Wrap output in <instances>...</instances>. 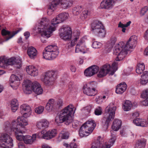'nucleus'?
I'll use <instances>...</instances> for the list:
<instances>
[{
    "label": "nucleus",
    "mask_w": 148,
    "mask_h": 148,
    "mask_svg": "<svg viewBox=\"0 0 148 148\" xmlns=\"http://www.w3.org/2000/svg\"><path fill=\"white\" fill-rule=\"evenodd\" d=\"M17 125V123L15 121H13L11 124L10 122H6L4 125V130L5 132L8 133L12 131L14 132L17 129L16 127Z\"/></svg>",
    "instance_id": "nucleus-14"
},
{
    "label": "nucleus",
    "mask_w": 148,
    "mask_h": 148,
    "mask_svg": "<svg viewBox=\"0 0 148 148\" xmlns=\"http://www.w3.org/2000/svg\"><path fill=\"white\" fill-rule=\"evenodd\" d=\"M69 137V135L68 133H64L62 136V138L64 139H67Z\"/></svg>",
    "instance_id": "nucleus-61"
},
{
    "label": "nucleus",
    "mask_w": 148,
    "mask_h": 148,
    "mask_svg": "<svg viewBox=\"0 0 148 148\" xmlns=\"http://www.w3.org/2000/svg\"><path fill=\"white\" fill-rule=\"evenodd\" d=\"M14 132L16 139L19 141L24 140L25 136L22 134L25 132V131L21 129H18V128Z\"/></svg>",
    "instance_id": "nucleus-24"
},
{
    "label": "nucleus",
    "mask_w": 148,
    "mask_h": 148,
    "mask_svg": "<svg viewBox=\"0 0 148 148\" xmlns=\"http://www.w3.org/2000/svg\"><path fill=\"white\" fill-rule=\"evenodd\" d=\"M117 40L116 38L115 37H112L111 38L109 42L110 45L109 48H112L115 44Z\"/></svg>",
    "instance_id": "nucleus-45"
},
{
    "label": "nucleus",
    "mask_w": 148,
    "mask_h": 148,
    "mask_svg": "<svg viewBox=\"0 0 148 148\" xmlns=\"http://www.w3.org/2000/svg\"><path fill=\"white\" fill-rule=\"evenodd\" d=\"M83 125L92 132L96 126L94 121L92 120H89Z\"/></svg>",
    "instance_id": "nucleus-33"
},
{
    "label": "nucleus",
    "mask_w": 148,
    "mask_h": 148,
    "mask_svg": "<svg viewBox=\"0 0 148 148\" xmlns=\"http://www.w3.org/2000/svg\"><path fill=\"white\" fill-rule=\"evenodd\" d=\"M38 88L35 89L34 92L35 94L37 95H39L42 94L43 92V89L42 88L40 85H39V86L38 87Z\"/></svg>",
    "instance_id": "nucleus-49"
},
{
    "label": "nucleus",
    "mask_w": 148,
    "mask_h": 148,
    "mask_svg": "<svg viewBox=\"0 0 148 148\" xmlns=\"http://www.w3.org/2000/svg\"><path fill=\"white\" fill-rule=\"evenodd\" d=\"M148 82V80L145 79H142L141 77L140 79V83L142 85H145Z\"/></svg>",
    "instance_id": "nucleus-58"
},
{
    "label": "nucleus",
    "mask_w": 148,
    "mask_h": 148,
    "mask_svg": "<svg viewBox=\"0 0 148 148\" xmlns=\"http://www.w3.org/2000/svg\"><path fill=\"white\" fill-rule=\"evenodd\" d=\"M36 134H34L32 136H25L24 141V143L27 144H31L33 143L36 140Z\"/></svg>",
    "instance_id": "nucleus-28"
},
{
    "label": "nucleus",
    "mask_w": 148,
    "mask_h": 148,
    "mask_svg": "<svg viewBox=\"0 0 148 148\" xmlns=\"http://www.w3.org/2000/svg\"><path fill=\"white\" fill-rule=\"evenodd\" d=\"M14 62V64H18L19 65L18 68H20L21 66V61L20 59L15 58Z\"/></svg>",
    "instance_id": "nucleus-57"
},
{
    "label": "nucleus",
    "mask_w": 148,
    "mask_h": 148,
    "mask_svg": "<svg viewBox=\"0 0 148 148\" xmlns=\"http://www.w3.org/2000/svg\"><path fill=\"white\" fill-rule=\"evenodd\" d=\"M40 84L37 82L32 83L30 80L26 79L24 82V85L25 88L24 89V92L27 94H31L33 90L38 88V87Z\"/></svg>",
    "instance_id": "nucleus-9"
},
{
    "label": "nucleus",
    "mask_w": 148,
    "mask_h": 148,
    "mask_svg": "<svg viewBox=\"0 0 148 148\" xmlns=\"http://www.w3.org/2000/svg\"><path fill=\"white\" fill-rule=\"evenodd\" d=\"M55 103V102L53 99H50L47 103L45 108L49 111H51Z\"/></svg>",
    "instance_id": "nucleus-38"
},
{
    "label": "nucleus",
    "mask_w": 148,
    "mask_h": 148,
    "mask_svg": "<svg viewBox=\"0 0 148 148\" xmlns=\"http://www.w3.org/2000/svg\"><path fill=\"white\" fill-rule=\"evenodd\" d=\"M146 142V140L144 138L139 140L136 143L135 148H144Z\"/></svg>",
    "instance_id": "nucleus-37"
},
{
    "label": "nucleus",
    "mask_w": 148,
    "mask_h": 148,
    "mask_svg": "<svg viewBox=\"0 0 148 148\" xmlns=\"http://www.w3.org/2000/svg\"><path fill=\"white\" fill-rule=\"evenodd\" d=\"M102 24L101 22L98 21H95L92 23L91 27L92 32H94L95 30L96 29L100 27Z\"/></svg>",
    "instance_id": "nucleus-40"
},
{
    "label": "nucleus",
    "mask_w": 148,
    "mask_h": 148,
    "mask_svg": "<svg viewBox=\"0 0 148 148\" xmlns=\"http://www.w3.org/2000/svg\"><path fill=\"white\" fill-rule=\"evenodd\" d=\"M15 58L12 57L8 59L5 56L0 58V67H4L5 65H12L14 64Z\"/></svg>",
    "instance_id": "nucleus-15"
},
{
    "label": "nucleus",
    "mask_w": 148,
    "mask_h": 148,
    "mask_svg": "<svg viewBox=\"0 0 148 148\" xmlns=\"http://www.w3.org/2000/svg\"><path fill=\"white\" fill-rule=\"evenodd\" d=\"M0 148H10L13 147V140L8 134H2L0 137Z\"/></svg>",
    "instance_id": "nucleus-7"
},
{
    "label": "nucleus",
    "mask_w": 148,
    "mask_h": 148,
    "mask_svg": "<svg viewBox=\"0 0 148 148\" xmlns=\"http://www.w3.org/2000/svg\"><path fill=\"white\" fill-rule=\"evenodd\" d=\"M142 98L145 99L141 102V104L144 106H148V89L143 91L141 94Z\"/></svg>",
    "instance_id": "nucleus-32"
},
{
    "label": "nucleus",
    "mask_w": 148,
    "mask_h": 148,
    "mask_svg": "<svg viewBox=\"0 0 148 148\" xmlns=\"http://www.w3.org/2000/svg\"><path fill=\"white\" fill-rule=\"evenodd\" d=\"M127 88V86L125 82L121 83L117 86L116 92L119 94H122L125 90Z\"/></svg>",
    "instance_id": "nucleus-26"
},
{
    "label": "nucleus",
    "mask_w": 148,
    "mask_h": 148,
    "mask_svg": "<svg viewBox=\"0 0 148 148\" xmlns=\"http://www.w3.org/2000/svg\"><path fill=\"white\" fill-rule=\"evenodd\" d=\"M148 10V7L145 6L142 9L141 11V14L142 15H144Z\"/></svg>",
    "instance_id": "nucleus-56"
},
{
    "label": "nucleus",
    "mask_w": 148,
    "mask_h": 148,
    "mask_svg": "<svg viewBox=\"0 0 148 148\" xmlns=\"http://www.w3.org/2000/svg\"><path fill=\"white\" fill-rule=\"evenodd\" d=\"M18 148H25L24 144L22 142H19L18 144Z\"/></svg>",
    "instance_id": "nucleus-62"
},
{
    "label": "nucleus",
    "mask_w": 148,
    "mask_h": 148,
    "mask_svg": "<svg viewBox=\"0 0 148 148\" xmlns=\"http://www.w3.org/2000/svg\"><path fill=\"white\" fill-rule=\"evenodd\" d=\"M60 0H53L51 3H49L48 6V12L49 10L53 12L55 10L57 5L60 4Z\"/></svg>",
    "instance_id": "nucleus-30"
},
{
    "label": "nucleus",
    "mask_w": 148,
    "mask_h": 148,
    "mask_svg": "<svg viewBox=\"0 0 148 148\" xmlns=\"http://www.w3.org/2000/svg\"><path fill=\"white\" fill-rule=\"evenodd\" d=\"M56 134L57 131L55 129H53L48 132L46 131V137H45V139H49L52 138L55 136Z\"/></svg>",
    "instance_id": "nucleus-35"
},
{
    "label": "nucleus",
    "mask_w": 148,
    "mask_h": 148,
    "mask_svg": "<svg viewBox=\"0 0 148 148\" xmlns=\"http://www.w3.org/2000/svg\"><path fill=\"white\" fill-rule=\"evenodd\" d=\"M36 134V136L38 138H42L45 139V137H46V131L45 130H42L40 132L37 133Z\"/></svg>",
    "instance_id": "nucleus-47"
},
{
    "label": "nucleus",
    "mask_w": 148,
    "mask_h": 148,
    "mask_svg": "<svg viewBox=\"0 0 148 148\" xmlns=\"http://www.w3.org/2000/svg\"><path fill=\"white\" fill-rule=\"evenodd\" d=\"M21 112L25 117L29 116L31 114V107L28 105L23 104L20 107Z\"/></svg>",
    "instance_id": "nucleus-20"
},
{
    "label": "nucleus",
    "mask_w": 148,
    "mask_h": 148,
    "mask_svg": "<svg viewBox=\"0 0 148 148\" xmlns=\"http://www.w3.org/2000/svg\"><path fill=\"white\" fill-rule=\"evenodd\" d=\"M77 35L74 36L75 38L71 42L70 44V47H73L74 46L76 43V42L78 39L79 38V35L80 33L79 32L77 33Z\"/></svg>",
    "instance_id": "nucleus-44"
},
{
    "label": "nucleus",
    "mask_w": 148,
    "mask_h": 148,
    "mask_svg": "<svg viewBox=\"0 0 148 148\" xmlns=\"http://www.w3.org/2000/svg\"><path fill=\"white\" fill-rule=\"evenodd\" d=\"M140 119L139 118H137L134 120L133 123L136 125L138 126H140Z\"/></svg>",
    "instance_id": "nucleus-55"
},
{
    "label": "nucleus",
    "mask_w": 148,
    "mask_h": 148,
    "mask_svg": "<svg viewBox=\"0 0 148 148\" xmlns=\"http://www.w3.org/2000/svg\"><path fill=\"white\" fill-rule=\"evenodd\" d=\"M90 14V12L88 10H85L83 11L81 14V18L83 20L85 19Z\"/></svg>",
    "instance_id": "nucleus-43"
},
{
    "label": "nucleus",
    "mask_w": 148,
    "mask_h": 148,
    "mask_svg": "<svg viewBox=\"0 0 148 148\" xmlns=\"http://www.w3.org/2000/svg\"><path fill=\"white\" fill-rule=\"evenodd\" d=\"M63 145L66 147L70 148H77V145L74 143H71L69 145L67 143H64Z\"/></svg>",
    "instance_id": "nucleus-50"
},
{
    "label": "nucleus",
    "mask_w": 148,
    "mask_h": 148,
    "mask_svg": "<svg viewBox=\"0 0 148 148\" xmlns=\"http://www.w3.org/2000/svg\"><path fill=\"white\" fill-rule=\"evenodd\" d=\"M38 29V31L41 33V41L45 43L46 40L45 39V37H50L52 32L55 30V27L50 26V21L48 18H44L41 19L39 24Z\"/></svg>",
    "instance_id": "nucleus-2"
},
{
    "label": "nucleus",
    "mask_w": 148,
    "mask_h": 148,
    "mask_svg": "<svg viewBox=\"0 0 148 148\" xmlns=\"http://www.w3.org/2000/svg\"><path fill=\"white\" fill-rule=\"evenodd\" d=\"M121 121L118 119H115L113 122L112 127L113 130L117 131L121 126Z\"/></svg>",
    "instance_id": "nucleus-34"
},
{
    "label": "nucleus",
    "mask_w": 148,
    "mask_h": 148,
    "mask_svg": "<svg viewBox=\"0 0 148 148\" xmlns=\"http://www.w3.org/2000/svg\"><path fill=\"white\" fill-rule=\"evenodd\" d=\"M62 101L61 99H59L57 102V105L59 107H60L62 105Z\"/></svg>",
    "instance_id": "nucleus-64"
},
{
    "label": "nucleus",
    "mask_w": 148,
    "mask_h": 148,
    "mask_svg": "<svg viewBox=\"0 0 148 148\" xmlns=\"http://www.w3.org/2000/svg\"><path fill=\"white\" fill-rule=\"evenodd\" d=\"M132 104L131 101L129 100H126L123 105V108L125 111H127L131 110Z\"/></svg>",
    "instance_id": "nucleus-39"
},
{
    "label": "nucleus",
    "mask_w": 148,
    "mask_h": 148,
    "mask_svg": "<svg viewBox=\"0 0 148 148\" xmlns=\"http://www.w3.org/2000/svg\"><path fill=\"white\" fill-rule=\"evenodd\" d=\"M141 121L142 123H140V126L143 127H146L147 126L148 124V121H147L145 119L142 120V121Z\"/></svg>",
    "instance_id": "nucleus-53"
},
{
    "label": "nucleus",
    "mask_w": 148,
    "mask_h": 148,
    "mask_svg": "<svg viewBox=\"0 0 148 148\" xmlns=\"http://www.w3.org/2000/svg\"><path fill=\"white\" fill-rule=\"evenodd\" d=\"M99 67L95 65H93L86 69L84 71L85 75L87 77L91 76L96 73L99 71Z\"/></svg>",
    "instance_id": "nucleus-18"
},
{
    "label": "nucleus",
    "mask_w": 148,
    "mask_h": 148,
    "mask_svg": "<svg viewBox=\"0 0 148 148\" xmlns=\"http://www.w3.org/2000/svg\"><path fill=\"white\" fill-rule=\"evenodd\" d=\"M93 32L96 35L102 37H104L106 34L105 30L103 25L98 29L95 30Z\"/></svg>",
    "instance_id": "nucleus-29"
},
{
    "label": "nucleus",
    "mask_w": 148,
    "mask_h": 148,
    "mask_svg": "<svg viewBox=\"0 0 148 148\" xmlns=\"http://www.w3.org/2000/svg\"><path fill=\"white\" fill-rule=\"evenodd\" d=\"M145 66L144 63H139L137 65L136 69V72L139 74H141L143 73V71L145 69Z\"/></svg>",
    "instance_id": "nucleus-41"
},
{
    "label": "nucleus",
    "mask_w": 148,
    "mask_h": 148,
    "mask_svg": "<svg viewBox=\"0 0 148 148\" xmlns=\"http://www.w3.org/2000/svg\"><path fill=\"white\" fill-rule=\"evenodd\" d=\"M118 63L114 62L112 64V67H110V65L107 64L104 65L101 69L98 74V76L99 77H102L106 76L107 74L110 71V75H113L114 72L117 69Z\"/></svg>",
    "instance_id": "nucleus-6"
},
{
    "label": "nucleus",
    "mask_w": 148,
    "mask_h": 148,
    "mask_svg": "<svg viewBox=\"0 0 148 148\" xmlns=\"http://www.w3.org/2000/svg\"><path fill=\"white\" fill-rule=\"evenodd\" d=\"M22 29L21 28H18L17 30L12 32L5 30V29H3L1 31L2 35L3 36L7 35L4 38V40H2V39L0 38V44L3 42L8 41L14 36L15 34H17Z\"/></svg>",
    "instance_id": "nucleus-12"
},
{
    "label": "nucleus",
    "mask_w": 148,
    "mask_h": 148,
    "mask_svg": "<svg viewBox=\"0 0 148 148\" xmlns=\"http://www.w3.org/2000/svg\"><path fill=\"white\" fill-rule=\"evenodd\" d=\"M102 113V109L100 107L96 108L95 111V114L97 115H101Z\"/></svg>",
    "instance_id": "nucleus-52"
},
{
    "label": "nucleus",
    "mask_w": 148,
    "mask_h": 148,
    "mask_svg": "<svg viewBox=\"0 0 148 148\" xmlns=\"http://www.w3.org/2000/svg\"><path fill=\"white\" fill-rule=\"evenodd\" d=\"M95 143H99L101 146V148H110V147H107L106 143L103 142V140L101 138L100 136L98 137L97 139V142Z\"/></svg>",
    "instance_id": "nucleus-42"
},
{
    "label": "nucleus",
    "mask_w": 148,
    "mask_h": 148,
    "mask_svg": "<svg viewBox=\"0 0 148 148\" xmlns=\"http://www.w3.org/2000/svg\"><path fill=\"white\" fill-rule=\"evenodd\" d=\"M92 132L90 131L84 125H83L80 127L79 132V135L81 138L86 136L88 135Z\"/></svg>",
    "instance_id": "nucleus-23"
},
{
    "label": "nucleus",
    "mask_w": 148,
    "mask_h": 148,
    "mask_svg": "<svg viewBox=\"0 0 148 148\" xmlns=\"http://www.w3.org/2000/svg\"><path fill=\"white\" fill-rule=\"evenodd\" d=\"M86 48L85 42L84 40L83 39H80L76 45L75 52L77 53L82 52L84 53L86 52L84 50Z\"/></svg>",
    "instance_id": "nucleus-19"
},
{
    "label": "nucleus",
    "mask_w": 148,
    "mask_h": 148,
    "mask_svg": "<svg viewBox=\"0 0 148 148\" xmlns=\"http://www.w3.org/2000/svg\"><path fill=\"white\" fill-rule=\"evenodd\" d=\"M137 37L135 36L130 37L128 41L125 44L123 42L117 44L114 49V53L117 55L116 58V61L123 60L127 54L128 51L135 47L137 43Z\"/></svg>",
    "instance_id": "nucleus-1"
},
{
    "label": "nucleus",
    "mask_w": 148,
    "mask_h": 148,
    "mask_svg": "<svg viewBox=\"0 0 148 148\" xmlns=\"http://www.w3.org/2000/svg\"><path fill=\"white\" fill-rule=\"evenodd\" d=\"M24 116L22 117H18L17 121V125L16 126L18 129H21L24 128L25 126L28 125V123L27 119Z\"/></svg>",
    "instance_id": "nucleus-16"
},
{
    "label": "nucleus",
    "mask_w": 148,
    "mask_h": 148,
    "mask_svg": "<svg viewBox=\"0 0 148 148\" xmlns=\"http://www.w3.org/2000/svg\"><path fill=\"white\" fill-rule=\"evenodd\" d=\"M142 79H145L148 80V71H144L141 76Z\"/></svg>",
    "instance_id": "nucleus-54"
},
{
    "label": "nucleus",
    "mask_w": 148,
    "mask_h": 148,
    "mask_svg": "<svg viewBox=\"0 0 148 148\" xmlns=\"http://www.w3.org/2000/svg\"><path fill=\"white\" fill-rule=\"evenodd\" d=\"M101 146L99 143H94L92 144L91 148H101Z\"/></svg>",
    "instance_id": "nucleus-59"
},
{
    "label": "nucleus",
    "mask_w": 148,
    "mask_h": 148,
    "mask_svg": "<svg viewBox=\"0 0 148 148\" xmlns=\"http://www.w3.org/2000/svg\"><path fill=\"white\" fill-rule=\"evenodd\" d=\"M44 110V108L43 106H40L35 109L36 113L38 114H40L42 113Z\"/></svg>",
    "instance_id": "nucleus-46"
},
{
    "label": "nucleus",
    "mask_w": 148,
    "mask_h": 148,
    "mask_svg": "<svg viewBox=\"0 0 148 148\" xmlns=\"http://www.w3.org/2000/svg\"><path fill=\"white\" fill-rule=\"evenodd\" d=\"M116 139V137L115 136H112L110 139L107 144H106L107 147H110L112 146L114 143Z\"/></svg>",
    "instance_id": "nucleus-48"
},
{
    "label": "nucleus",
    "mask_w": 148,
    "mask_h": 148,
    "mask_svg": "<svg viewBox=\"0 0 148 148\" xmlns=\"http://www.w3.org/2000/svg\"><path fill=\"white\" fill-rule=\"evenodd\" d=\"M116 107L114 105L113 103L109 104L105 110L106 115L102 121V125L104 128H108L110 121L114 118Z\"/></svg>",
    "instance_id": "nucleus-4"
},
{
    "label": "nucleus",
    "mask_w": 148,
    "mask_h": 148,
    "mask_svg": "<svg viewBox=\"0 0 148 148\" xmlns=\"http://www.w3.org/2000/svg\"><path fill=\"white\" fill-rule=\"evenodd\" d=\"M102 44L98 42L95 41L93 42L92 44V47L95 48H99L101 47Z\"/></svg>",
    "instance_id": "nucleus-51"
},
{
    "label": "nucleus",
    "mask_w": 148,
    "mask_h": 148,
    "mask_svg": "<svg viewBox=\"0 0 148 148\" xmlns=\"http://www.w3.org/2000/svg\"><path fill=\"white\" fill-rule=\"evenodd\" d=\"M116 0H103L101 3L100 8L101 9L110 10L112 9Z\"/></svg>",
    "instance_id": "nucleus-13"
},
{
    "label": "nucleus",
    "mask_w": 148,
    "mask_h": 148,
    "mask_svg": "<svg viewBox=\"0 0 148 148\" xmlns=\"http://www.w3.org/2000/svg\"><path fill=\"white\" fill-rule=\"evenodd\" d=\"M59 53L56 46L49 45L45 48V51L43 53V57L46 60H52L57 57Z\"/></svg>",
    "instance_id": "nucleus-5"
},
{
    "label": "nucleus",
    "mask_w": 148,
    "mask_h": 148,
    "mask_svg": "<svg viewBox=\"0 0 148 148\" xmlns=\"http://www.w3.org/2000/svg\"><path fill=\"white\" fill-rule=\"evenodd\" d=\"M103 101V100L102 99V96H100L98 98L96 99V101L98 103H101Z\"/></svg>",
    "instance_id": "nucleus-60"
},
{
    "label": "nucleus",
    "mask_w": 148,
    "mask_h": 148,
    "mask_svg": "<svg viewBox=\"0 0 148 148\" xmlns=\"http://www.w3.org/2000/svg\"><path fill=\"white\" fill-rule=\"evenodd\" d=\"M10 105L12 112H15L18 109V103L17 100L16 99H13L11 101Z\"/></svg>",
    "instance_id": "nucleus-36"
},
{
    "label": "nucleus",
    "mask_w": 148,
    "mask_h": 148,
    "mask_svg": "<svg viewBox=\"0 0 148 148\" xmlns=\"http://www.w3.org/2000/svg\"><path fill=\"white\" fill-rule=\"evenodd\" d=\"M60 38L64 40H69L71 38L72 32L70 27H63L60 29Z\"/></svg>",
    "instance_id": "nucleus-10"
},
{
    "label": "nucleus",
    "mask_w": 148,
    "mask_h": 148,
    "mask_svg": "<svg viewBox=\"0 0 148 148\" xmlns=\"http://www.w3.org/2000/svg\"><path fill=\"white\" fill-rule=\"evenodd\" d=\"M69 16L68 13L64 12L59 14L56 18H53L51 22L50 26L55 27L58 24L60 23L66 19Z\"/></svg>",
    "instance_id": "nucleus-11"
},
{
    "label": "nucleus",
    "mask_w": 148,
    "mask_h": 148,
    "mask_svg": "<svg viewBox=\"0 0 148 148\" xmlns=\"http://www.w3.org/2000/svg\"><path fill=\"white\" fill-rule=\"evenodd\" d=\"M49 122L45 119H43L37 123L36 126L39 129L46 128L48 127Z\"/></svg>",
    "instance_id": "nucleus-31"
},
{
    "label": "nucleus",
    "mask_w": 148,
    "mask_h": 148,
    "mask_svg": "<svg viewBox=\"0 0 148 148\" xmlns=\"http://www.w3.org/2000/svg\"><path fill=\"white\" fill-rule=\"evenodd\" d=\"M27 53L31 59H34L36 56L37 52L34 47L31 46L28 47L27 50Z\"/></svg>",
    "instance_id": "nucleus-25"
},
{
    "label": "nucleus",
    "mask_w": 148,
    "mask_h": 148,
    "mask_svg": "<svg viewBox=\"0 0 148 148\" xmlns=\"http://www.w3.org/2000/svg\"><path fill=\"white\" fill-rule=\"evenodd\" d=\"M74 107L70 105L62 110L60 112L58 117L56 118L55 122L58 124L64 122L66 125H68L73 121L71 115L75 112Z\"/></svg>",
    "instance_id": "nucleus-3"
},
{
    "label": "nucleus",
    "mask_w": 148,
    "mask_h": 148,
    "mask_svg": "<svg viewBox=\"0 0 148 148\" xmlns=\"http://www.w3.org/2000/svg\"><path fill=\"white\" fill-rule=\"evenodd\" d=\"M60 4L61 7L65 9L69 8L72 6L73 1L72 0H62L60 1Z\"/></svg>",
    "instance_id": "nucleus-27"
},
{
    "label": "nucleus",
    "mask_w": 148,
    "mask_h": 148,
    "mask_svg": "<svg viewBox=\"0 0 148 148\" xmlns=\"http://www.w3.org/2000/svg\"><path fill=\"white\" fill-rule=\"evenodd\" d=\"M144 37L145 40L148 41V29L145 32V33Z\"/></svg>",
    "instance_id": "nucleus-63"
},
{
    "label": "nucleus",
    "mask_w": 148,
    "mask_h": 148,
    "mask_svg": "<svg viewBox=\"0 0 148 148\" xmlns=\"http://www.w3.org/2000/svg\"><path fill=\"white\" fill-rule=\"evenodd\" d=\"M19 78L18 77L14 75H12L10 77V81L11 83V86L14 89H16L19 85Z\"/></svg>",
    "instance_id": "nucleus-21"
},
{
    "label": "nucleus",
    "mask_w": 148,
    "mask_h": 148,
    "mask_svg": "<svg viewBox=\"0 0 148 148\" xmlns=\"http://www.w3.org/2000/svg\"><path fill=\"white\" fill-rule=\"evenodd\" d=\"M26 69L28 74L32 76L35 77L38 75V69L33 66H27L26 67Z\"/></svg>",
    "instance_id": "nucleus-22"
},
{
    "label": "nucleus",
    "mask_w": 148,
    "mask_h": 148,
    "mask_svg": "<svg viewBox=\"0 0 148 148\" xmlns=\"http://www.w3.org/2000/svg\"><path fill=\"white\" fill-rule=\"evenodd\" d=\"M56 72L51 71L46 72L41 78V81L46 85H49L52 84L53 82L56 78Z\"/></svg>",
    "instance_id": "nucleus-8"
},
{
    "label": "nucleus",
    "mask_w": 148,
    "mask_h": 148,
    "mask_svg": "<svg viewBox=\"0 0 148 148\" xmlns=\"http://www.w3.org/2000/svg\"><path fill=\"white\" fill-rule=\"evenodd\" d=\"M89 87L84 90V94L89 96H95L97 93V91L94 88L93 86V83L91 82L88 84Z\"/></svg>",
    "instance_id": "nucleus-17"
}]
</instances>
